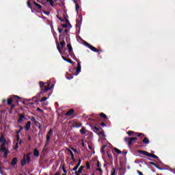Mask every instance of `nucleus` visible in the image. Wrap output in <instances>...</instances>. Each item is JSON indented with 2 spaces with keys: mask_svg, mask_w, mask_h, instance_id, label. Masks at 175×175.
I'll return each mask as SVG.
<instances>
[{
  "mask_svg": "<svg viewBox=\"0 0 175 175\" xmlns=\"http://www.w3.org/2000/svg\"><path fill=\"white\" fill-rule=\"evenodd\" d=\"M86 169L88 170L90 169H91V165H90L89 162L86 163Z\"/></svg>",
  "mask_w": 175,
  "mask_h": 175,
  "instance_id": "ea45409f",
  "label": "nucleus"
},
{
  "mask_svg": "<svg viewBox=\"0 0 175 175\" xmlns=\"http://www.w3.org/2000/svg\"><path fill=\"white\" fill-rule=\"evenodd\" d=\"M65 18L66 23L69 25V27H72V25H70V23H69V20L67 19L66 18Z\"/></svg>",
  "mask_w": 175,
  "mask_h": 175,
  "instance_id": "a18cd8bd",
  "label": "nucleus"
},
{
  "mask_svg": "<svg viewBox=\"0 0 175 175\" xmlns=\"http://www.w3.org/2000/svg\"><path fill=\"white\" fill-rule=\"evenodd\" d=\"M18 99H20V97H18V96H14L12 97H10L8 100V105L9 106L13 105V102H16V103H18V102H20Z\"/></svg>",
  "mask_w": 175,
  "mask_h": 175,
  "instance_id": "f03ea898",
  "label": "nucleus"
},
{
  "mask_svg": "<svg viewBox=\"0 0 175 175\" xmlns=\"http://www.w3.org/2000/svg\"><path fill=\"white\" fill-rule=\"evenodd\" d=\"M98 136H103V137H105L106 135H105V131H100L98 133Z\"/></svg>",
  "mask_w": 175,
  "mask_h": 175,
  "instance_id": "e433bc0d",
  "label": "nucleus"
},
{
  "mask_svg": "<svg viewBox=\"0 0 175 175\" xmlns=\"http://www.w3.org/2000/svg\"><path fill=\"white\" fill-rule=\"evenodd\" d=\"M135 136H137L139 140L135 142V143H137V144H142V140H143V137H145L146 135L142 133H135Z\"/></svg>",
  "mask_w": 175,
  "mask_h": 175,
  "instance_id": "20e7f679",
  "label": "nucleus"
},
{
  "mask_svg": "<svg viewBox=\"0 0 175 175\" xmlns=\"http://www.w3.org/2000/svg\"><path fill=\"white\" fill-rule=\"evenodd\" d=\"M67 48L68 49V53L70 54V53L73 52V48L72 47V44H67Z\"/></svg>",
  "mask_w": 175,
  "mask_h": 175,
  "instance_id": "5701e85b",
  "label": "nucleus"
},
{
  "mask_svg": "<svg viewBox=\"0 0 175 175\" xmlns=\"http://www.w3.org/2000/svg\"><path fill=\"white\" fill-rule=\"evenodd\" d=\"M10 106H11V110L13 109H14V107H16V105H14V104H12V105H10Z\"/></svg>",
  "mask_w": 175,
  "mask_h": 175,
  "instance_id": "052dcab7",
  "label": "nucleus"
},
{
  "mask_svg": "<svg viewBox=\"0 0 175 175\" xmlns=\"http://www.w3.org/2000/svg\"><path fill=\"white\" fill-rule=\"evenodd\" d=\"M83 169H84V166L81 165L77 172H75V175H80V174L83 173Z\"/></svg>",
  "mask_w": 175,
  "mask_h": 175,
  "instance_id": "a211bd4d",
  "label": "nucleus"
},
{
  "mask_svg": "<svg viewBox=\"0 0 175 175\" xmlns=\"http://www.w3.org/2000/svg\"><path fill=\"white\" fill-rule=\"evenodd\" d=\"M66 62H68V64H72V65H75V62H73V61H72V59H67Z\"/></svg>",
  "mask_w": 175,
  "mask_h": 175,
  "instance_id": "79ce46f5",
  "label": "nucleus"
},
{
  "mask_svg": "<svg viewBox=\"0 0 175 175\" xmlns=\"http://www.w3.org/2000/svg\"><path fill=\"white\" fill-rule=\"evenodd\" d=\"M73 1L75 3V10H76L77 13H79V10L80 9V5H79V3H77L76 2V0H73Z\"/></svg>",
  "mask_w": 175,
  "mask_h": 175,
  "instance_id": "412c9836",
  "label": "nucleus"
},
{
  "mask_svg": "<svg viewBox=\"0 0 175 175\" xmlns=\"http://www.w3.org/2000/svg\"><path fill=\"white\" fill-rule=\"evenodd\" d=\"M57 49L59 51V53H60V54L62 53V50H61V46H59V43H57Z\"/></svg>",
  "mask_w": 175,
  "mask_h": 175,
  "instance_id": "473e14b6",
  "label": "nucleus"
},
{
  "mask_svg": "<svg viewBox=\"0 0 175 175\" xmlns=\"http://www.w3.org/2000/svg\"><path fill=\"white\" fill-rule=\"evenodd\" d=\"M66 44V43L65 42L64 40L60 42V45L62 46V49H64V47H65Z\"/></svg>",
  "mask_w": 175,
  "mask_h": 175,
  "instance_id": "c9c22d12",
  "label": "nucleus"
},
{
  "mask_svg": "<svg viewBox=\"0 0 175 175\" xmlns=\"http://www.w3.org/2000/svg\"><path fill=\"white\" fill-rule=\"evenodd\" d=\"M81 165V159H79L78 163L77 164V166L79 167Z\"/></svg>",
  "mask_w": 175,
  "mask_h": 175,
  "instance_id": "49530a36",
  "label": "nucleus"
},
{
  "mask_svg": "<svg viewBox=\"0 0 175 175\" xmlns=\"http://www.w3.org/2000/svg\"><path fill=\"white\" fill-rule=\"evenodd\" d=\"M33 155L34 157H39L40 152H39V150H38V149H34Z\"/></svg>",
  "mask_w": 175,
  "mask_h": 175,
  "instance_id": "cd10ccee",
  "label": "nucleus"
},
{
  "mask_svg": "<svg viewBox=\"0 0 175 175\" xmlns=\"http://www.w3.org/2000/svg\"><path fill=\"white\" fill-rule=\"evenodd\" d=\"M84 44H85V46H86V47H88V49L92 50V51H94V53H99V50L96 49L94 46H93L92 45H91L88 42H85Z\"/></svg>",
  "mask_w": 175,
  "mask_h": 175,
  "instance_id": "0eeeda50",
  "label": "nucleus"
},
{
  "mask_svg": "<svg viewBox=\"0 0 175 175\" xmlns=\"http://www.w3.org/2000/svg\"><path fill=\"white\" fill-rule=\"evenodd\" d=\"M82 124L79 122H75L73 123V128H81Z\"/></svg>",
  "mask_w": 175,
  "mask_h": 175,
  "instance_id": "f3484780",
  "label": "nucleus"
},
{
  "mask_svg": "<svg viewBox=\"0 0 175 175\" xmlns=\"http://www.w3.org/2000/svg\"><path fill=\"white\" fill-rule=\"evenodd\" d=\"M29 120H31V121H32V122H34V124H36V125L37 124H39V122H38L36 120V119L35 118V117L32 116L31 118V117H29Z\"/></svg>",
  "mask_w": 175,
  "mask_h": 175,
  "instance_id": "a878e982",
  "label": "nucleus"
},
{
  "mask_svg": "<svg viewBox=\"0 0 175 175\" xmlns=\"http://www.w3.org/2000/svg\"><path fill=\"white\" fill-rule=\"evenodd\" d=\"M80 133H81V135H85V133H87L85 127H82V129L80 130Z\"/></svg>",
  "mask_w": 175,
  "mask_h": 175,
  "instance_id": "bb28decb",
  "label": "nucleus"
},
{
  "mask_svg": "<svg viewBox=\"0 0 175 175\" xmlns=\"http://www.w3.org/2000/svg\"><path fill=\"white\" fill-rule=\"evenodd\" d=\"M100 166H102V165L100 164V162H99V161H97V167H100Z\"/></svg>",
  "mask_w": 175,
  "mask_h": 175,
  "instance_id": "4d7b16f0",
  "label": "nucleus"
},
{
  "mask_svg": "<svg viewBox=\"0 0 175 175\" xmlns=\"http://www.w3.org/2000/svg\"><path fill=\"white\" fill-rule=\"evenodd\" d=\"M58 18L59 19V21L62 22V23H64V19L61 17H58Z\"/></svg>",
  "mask_w": 175,
  "mask_h": 175,
  "instance_id": "774afa93",
  "label": "nucleus"
},
{
  "mask_svg": "<svg viewBox=\"0 0 175 175\" xmlns=\"http://www.w3.org/2000/svg\"><path fill=\"white\" fill-rule=\"evenodd\" d=\"M138 153L142 154V155H145L146 157H148L150 155V152L142 150H139Z\"/></svg>",
  "mask_w": 175,
  "mask_h": 175,
  "instance_id": "f8f14e48",
  "label": "nucleus"
},
{
  "mask_svg": "<svg viewBox=\"0 0 175 175\" xmlns=\"http://www.w3.org/2000/svg\"><path fill=\"white\" fill-rule=\"evenodd\" d=\"M62 27H63L64 28H68V24H63V25H62Z\"/></svg>",
  "mask_w": 175,
  "mask_h": 175,
  "instance_id": "e2e57ef3",
  "label": "nucleus"
},
{
  "mask_svg": "<svg viewBox=\"0 0 175 175\" xmlns=\"http://www.w3.org/2000/svg\"><path fill=\"white\" fill-rule=\"evenodd\" d=\"M100 117H101V118H103L104 120L107 119V116L106 114H105L103 112L100 113V116H98V115L94 116V118H96V121H100Z\"/></svg>",
  "mask_w": 175,
  "mask_h": 175,
  "instance_id": "423d86ee",
  "label": "nucleus"
},
{
  "mask_svg": "<svg viewBox=\"0 0 175 175\" xmlns=\"http://www.w3.org/2000/svg\"><path fill=\"white\" fill-rule=\"evenodd\" d=\"M79 169V167H77V165H76L73 169L72 171L73 172H77V170Z\"/></svg>",
  "mask_w": 175,
  "mask_h": 175,
  "instance_id": "603ef678",
  "label": "nucleus"
},
{
  "mask_svg": "<svg viewBox=\"0 0 175 175\" xmlns=\"http://www.w3.org/2000/svg\"><path fill=\"white\" fill-rule=\"evenodd\" d=\"M138 153L142 154V155H145L146 157H148L150 155V152L142 150H139Z\"/></svg>",
  "mask_w": 175,
  "mask_h": 175,
  "instance_id": "9b49d317",
  "label": "nucleus"
},
{
  "mask_svg": "<svg viewBox=\"0 0 175 175\" xmlns=\"http://www.w3.org/2000/svg\"><path fill=\"white\" fill-rule=\"evenodd\" d=\"M2 163L0 161V174H3V171L2 170V167H1Z\"/></svg>",
  "mask_w": 175,
  "mask_h": 175,
  "instance_id": "8fccbe9b",
  "label": "nucleus"
},
{
  "mask_svg": "<svg viewBox=\"0 0 175 175\" xmlns=\"http://www.w3.org/2000/svg\"><path fill=\"white\" fill-rule=\"evenodd\" d=\"M36 13H40V10H42V5L40 4H38L37 6H36Z\"/></svg>",
  "mask_w": 175,
  "mask_h": 175,
  "instance_id": "b1692460",
  "label": "nucleus"
},
{
  "mask_svg": "<svg viewBox=\"0 0 175 175\" xmlns=\"http://www.w3.org/2000/svg\"><path fill=\"white\" fill-rule=\"evenodd\" d=\"M149 158H154V159H157L158 161L161 163V160H159V157L154 154L149 153Z\"/></svg>",
  "mask_w": 175,
  "mask_h": 175,
  "instance_id": "dca6fc26",
  "label": "nucleus"
},
{
  "mask_svg": "<svg viewBox=\"0 0 175 175\" xmlns=\"http://www.w3.org/2000/svg\"><path fill=\"white\" fill-rule=\"evenodd\" d=\"M40 84V88H41V91H43V90H44V88H46V87H49V85H50V83H44L43 81H40L39 82ZM46 84L47 86H46Z\"/></svg>",
  "mask_w": 175,
  "mask_h": 175,
  "instance_id": "1a4fd4ad",
  "label": "nucleus"
},
{
  "mask_svg": "<svg viewBox=\"0 0 175 175\" xmlns=\"http://www.w3.org/2000/svg\"><path fill=\"white\" fill-rule=\"evenodd\" d=\"M62 58L64 61H66V62L68 61V58H66L65 56H62Z\"/></svg>",
  "mask_w": 175,
  "mask_h": 175,
  "instance_id": "0e129e2a",
  "label": "nucleus"
},
{
  "mask_svg": "<svg viewBox=\"0 0 175 175\" xmlns=\"http://www.w3.org/2000/svg\"><path fill=\"white\" fill-rule=\"evenodd\" d=\"M129 137H124V142H125V143H128L129 142Z\"/></svg>",
  "mask_w": 175,
  "mask_h": 175,
  "instance_id": "3c124183",
  "label": "nucleus"
},
{
  "mask_svg": "<svg viewBox=\"0 0 175 175\" xmlns=\"http://www.w3.org/2000/svg\"><path fill=\"white\" fill-rule=\"evenodd\" d=\"M149 165H152V166H154V167H158V165H157V163L152 161L149 162Z\"/></svg>",
  "mask_w": 175,
  "mask_h": 175,
  "instance_id": "58836bf2",
  "label": "nucleus"
},
{
  "mask_svg": "<svg viewBox=\"0 0 175 175\" xmlns=\"http://www.w3.org/2000/svg\"><path fill=\"white\" fill-rule=\"evenodd\" d=\"M67 151L69 152L70 155L71 156V159H73V157H75L73 152H72V150L69 148L67 149Z\"/></svg>",
  "mask_w": 175,
  "mask_h": 175,
  "instance_id": "7c9ffc66",
  "label": "nucleus"
},
{
  "mask_svg": "<svg viewBox=\"0 0 175 175\" xmlns=\"http://www.w3.org/2000/svg\"><path fill=\"white\" fill-rule=\"evenodd\" d=\"M97 172H100V173H103V170H102V168H100V167H99V168H97Z\"/></svg>",
  "mask_w": 175,
  "mask_h": 175,
  "instance_id": "bf43d9fd",
  "label": "nucleus"
},
{
  "mask_svg": "<svg viewBox=\"0 0 175 175\" xmlns=\"http://www.w3.org/2000/svg\"><path fill=\"white\" fill-rule=\"evenodd\" d=\"M23 119H25V114H20L19 115V118L18 119V122L19 124H21V122H23Z\"/></svg>",
  "mask_w": 175,
  "mask_h": 175,
  "instance_id": "2eb2a0df",
  "label": "nucleus"
},
{
  "mask_svg": "<svg viewBox=\"0 0 175 175\" xmlns=\"http://www.w3.org/2000/svg\"><path fill=\"white\" fill-rule=\"evenodd\" d=\"M114 151L117 153V154H122V152L120 150H119L118 148H114Z\"/></svg>",
  "mask_w": 175,
  "mask_h": 175,
  "instance_id": "f704fd0d",
  "label": "nucleus"
},
{
  "mask_svg": "<svg viewBox=\"0 0 175 175\" xmlns=\"http://www.w3.org/2000/svg\"><path fill=\"white\" fill-rule=\"evenodd\" d=\"M43 13H44V14H46V16H49V14H50V12L46 11H43Z\"/></svg>",
  "mask_w": 175,
  "mask_h": 175,
  "instance_id": "69168bd1",
  "label": "nucleus"
},
{
  "mask_svg": "<svg viewBox=\"0 0 175 175\" xmlns=\"http://www.w3.org/2000/svg\"><path fill=\"white\" fill-rule=\"evenodd\" d=\"M100 126H103V128H106V126H107V125H106V124L105 122H101L100 124Z\"/></svg>",
  "mask_w": 175,
  "mask_h": 175,
  "instance_id": "de8ad7c7",
  "label": "nucleus"
},
{
  "mask_svg": "<svg viewBox=\"0 0 175 175\" xmlns=\"http://www.w3.org/2000/svg\"><path fill=\"white\" fill-rule=\"evenodd\" d=\"M127 134L129 136H132V135L135 134V131H129Z\"/></svg>",
  "mask_w": 175,
  "mask_h": 175,
  "instance_id": "a19ab883",
  "label": "nucleus"
},
{
  "mask_svg": "<svg viewBox=\"0 0 175 175\" xmlns=\"http://www.w3.org/2000/svg\"><path fill=\"white\" fill-rule=\"evenodd\" d=\"M37 111H40L41 113H43V110H42L40 108H37Z\"/></svg>",
  "mask_w": 175,
  "mask_h": 175,
  "instance_id": "680f3d73",
  "label": "nucleus"
},
{
  "mask_svg": "<svg viewBox=\"0 0 175 175\" xmlns=\"http://www.w3.org/2000/svg\"><path fill=\"white\" fill-rule=\"evenodd\" d=\"M21 166H25L27 165V161L25 160V158L23 157V159L21 161Z\"/></svg>",
  "mask_w": 175,
  "mask_h": 175,
  "instance_id": "c85d7f7f",
  "label": "nucleus"
},
{
  "mask_svg": "<svg viewBox=\"0 0 175 175\" xmlns=\"http://www.w3.org/2000/svg\"><path fill=\"white\" fill-rule=\"evenodd\" d=\"M73 114H75V109H70L65 113V116L66 117H70V116H73Z\"/></svg>",
  "mask_w": 175,
  "mask_h": 175,
  "instance_id": "9d476101",
  "label": "nucleus"
},
{
  "mask_svg": "<svg viewBox=\"0 0 175 175\" xmlns=\"http://www.w3.org/2000/svg\"><path fill=\"white\" fill-rule=\"evenodd\" d=\"M133 144V139H132V137H131L129 139L128 146H129V147H131V146H132Z\"/></svg>",
  "mask_w": 175,
  "mask_h": 175,
  "instance_id": "c756f323",
  "label": "nucleus"
},
{
  "mask_svg": "<svg viewBox=\"0 0 175 175\" xmlns=\"http://www.w3.org/2000/svg\"><path fill=\"white\" fill-rule=\"evenodd\" d=\"M131 140H133V142H136V140H139L138 137H131Z\"/></svg>",
  "mask_w": 175,
  "mask_h": 175,
  "instance_id": "864d4df0",
  "label": "nucleus"
},
{
  "mask_svg": "<svg viewBox=\"0 0 175 175\" xmlns=\"http://www.w3.org/2000/svg\"><path fill=\"white\" fill-rule=\"evenodd\" d=\"M139 175H143V172H140L139 170L137 171Z\"/></svg>",
  "mask_w": 175,
  "mask_h": 175,
  "instance_id": "338daca9",
  "label": "nucleus"
},
{
  "mask_svg": "<svg viewBox=\"0 0 175 175\" xmlns=\"http://www.w3.org/2000/svg\"><path fill=\"white\" fill-rule=\"evenodd\" d=\"M1 152H4V158H8V154H9V150L6 149V147H5V144H3L1 145L0 148Z\"/></svg>",
  "mask_w": 175,
  "mask_h": 175,
  "instance_id": "39448f33",
  "label": "nucleus"
},
{
  "mask_svg": "<svg viewBox=\"0 0 175 175\" xmlns=\"http://www.w3.org/2000/svg\"><path fill=\"white\" fill-rule=\"evenodd\" d=\"M92 129L94 132H95V133H98V132H99V131L102 130V128H100V127L99 128V127L94 126L92 128Z\"/></svg>",
  "mask_w": 175,
  "mask_h": 175,
  "instance_id": "6ab92c4d",
  "label": "nucleus"
},
{
  "mask_svg": "<svg viewBox=\"0 0 175 175\" xmlns=\"http://www.w3.org/2000/svg\"><path fill=\"white\" fill-rule=\"evenodd\" d=\"M142 143H144V144H150V139H148V138H147L146 137H145L143 140H142Z\"/></svg>",
  "mask_w": 175,
  "mask_h": 175,
  "instance_id": "393cba45",
  "label": "nucleus"
},
{
  "mask_svg": "<svg viewBox=\"0 0 175 175\" xmlns=\"http://www.w3.org/2000/svg\"><path fill=\"white\" fill-rule=\"evenodd\" d=\"M6 142V139H5V137L3 135H1L0 137V143H5Z\"/></svg>",
  "mask_w": 175,
  "mask_h": 175,
  "instance_id": "2f4dec72",
  "label": "nucleus"
},
{
  "mask_svg": "<svg viewBox=\"0 0 175 175\" xmlns=\"http://www.w3.org/2000/svg\"><path fill=\"white\" fill-rule=\"evenodd\" d=\"M66 79H68V80H72V79H73V75H66Z\"/></svg>",
  "mask_w": 175,
  "mask_h": 175,
  "instance_id": "72a5a7b5",
  "label": "nucleus"
},
{
  "mask_svg": "<svg viewBox=\"0 0 175 175\" xmlns=\"http://www.w3.org/2000/svg\"><path fill=\"white\" fill-rule=\"evenodd\" d=\"M25 129H26V131H29V129H31V121L27 122L25 126Z\"/></svg>",
  "mask_w": 175,
  "mask_h": 175,
  "instance_id": "aec40b11",
  "label": "nucleus"
},
{
  "mask_svg": "<svg viewBox=\"0 0 175 175\" xmlns=\"http://www.w3.org/2000/svg\"><path fill=\"white\" fill-rule=\"evenodd\" d=\"M33 2H35V0H28L27 1V7L32 10V3L33 4Z\"/></svg>",
  "mask_w": 175,
  "mask_h": 175,
  "instance_id": "4468645a",
  "label": "nucleus"
},
{
  "mask_svg": "<svg viewBox=\"0 0 175 175\" xmlns=\"http://www.w3.org/2000/svg\"><path fill=\"white\" fill-rule=\"evenodd\" d=\"M64 173H65V174H66V173H68V172L66 171V169L65 168V165H63L62 167Z\"/></svg>",
  "mask_w": 175,
  "mask_h": 175,
  "instance_id": "37998d69",
  "label": "nucleus"
},
{
  "mask_svg": "<svg viewBox=\"0 0 175 175\" xmlns=\"http://www.w3.org/2000/svg\"><path fill=\"white\" fill-rule=\"evenodd\" d=\"M46 2H49L51 6L54 7V1L53 0H46Z\"/></svg>",
  "mask_w": 175,
  "mask_h": 175,
  "instance_id": "4c0bfd02",
  "label": "nucleus"
},
{
  "mask_svg": "<svg viewBox=\"0 0 175 175\" xmlns=\"http://www.w3.org/2000/svg\"><path fill=\"white\" fill-rule=\"evenodd\" d=\"M30 155H31V154L28 153V154H27L26 155H25V156L23 157V158L25 159V161H26L27 163H31V157H30Z\"/></svg>",
  "mask_w": 175,
  "mask_h": 175,
  "instance_id": "ddd939ff",
  "label": "nucleus"
},
{
  "mask_svg": "<svg viewBox=\"0 0 175 175\" xmlns=\"http://www.w3.org/2000/svg\"><path fill=\"white\" fill-rule=\"evenodd\" d=\"M157 167V169H159V170H165V168L161 167H159V166H158V165H157V167Z\"/></svg>",
  "mask_w": 175,
  "mask_h": 175,
  "instance_id": "5fc2aeb1",
  "label": "nucleus"
},
{
  "mask_svg": "<svg viewBox=\"0 0 175 175\" xmlns=\"http://www.w3.org/2000/svg\"><path fill=\"white\" fill-rule=\"evenodd\" d=\"M46 100H47V97L44 96L42 98H41V100H40V102H44Z\"/></svg>",
  "mask_w": 175,
  "mask_h": 175,
  "instance_id": "c03bdc74",
  "label": "nucleus"
},
{
  "mask_svg": "<svg viewBox=\"0 0 175 175\" xmlns=\"http://www.w3.org/2000/svg\"><path fill=\"white\" fill-rule=\"evenodd\" d=\"M108 157L109 158H113V154H111V153H110V152H107Z\"/></svg>",
  "mask_w": 175,
  "mask_h": 175,
  "instance_id": "09e8293b",
  "label": "nucleus"
},
{
  "mask_svg": "<svg viewBox=\"0 0 175 175\" xmlns=\"http://www.w3.org/2000/svg\"><path fill=\"white\" fill-rule=\"evenodd\" d=\"M16 141L20 142V135L18 134L16 135Z\"/></svg>",
  "mask_w": 175,
  "mask_h": 175,
  "instance_id": "6e6d98bb",
  "label": "nucleus"
},
{
  "mask_svg": "<svg viewBox=\"0 0 175 175\" xmlns=\"http://www.w3.org/2000/svg\"><path fill=\"white\" fill-rule=\"evenodd\" d=\"M54 87V84H53L51 88L48 87H45V88L41 91L40 93H38V95L35 96L34 97H33L32 100H33L34 99H36V100H38V99H39V97L40 96V95H42V94H46V92H47L48 91H50V90H51V88H53Z\"/></svg>",
  "mask_w": 175,
  "mask_h": 175,
  "instance_id": "f257e3e1",
  "label": "nucleus"
},
{
  "mask_svg": "<svg viewBox=\"0 0 175 175\" xmlns=\"http://www.w3.org/2000/svg\"><path fill=\"white\" fill-rule=\"evenodd\" d=\"M17 158L16 157H14L12 159V161H11V165L12 166H14V165H17Z\"/></svg>",
  "mask_w": 175,
  "mask_h": 175,
  "instance_id": "4be33fe9",
  "label": "nucleus"
},
{
  "mask_svg": "<svg viewBox=\"0 0 175 175\" xmlns=\"http://www.w3.org/2000/svg\"><path fill=\"white\" fill-rule=\"evenodd\" d=\"M51 135H53V129H50L49 132L46 133L45 146H49V144H50V139H51Z\"/></svg>",
  "mask_w": 175,
  "mask_h": 175,
  "instance_id": "7ed1b4c3",
  "label": "nucleus"
},
{
  "mask_svg": "<svg viewBox=\"0 0 175 175\" xmlns=\"http://www.w3.org/2000/svg\"><path fill=\"white\" fill-rule=\"evenodd\" d=\"M75 61L76 62H77V70L75 75L77 76L79 73L81 72V64H80V62L79 61V59H76Z\"/></svg>",
  "mask_w": 175,
  "mask_h": 175,
  "instance_id": "6e6552de",
  "label": "nucleus"
},
{
  "mask_svg": "<svg viewBox=\"0 0 175 175\" xmlns=\"http://www.w3.org/2000/svg\"><path fill=\"white\" fill-rule=\"evenodd\" d=\"M63 31H64V29L58 28L59 33H62Z\"/></svg>",
  "mask_w": 175,
  "mask_h": 175,
  "instance_id": "13d9d810",
  "label": "nucleus"
}]
</instances>
